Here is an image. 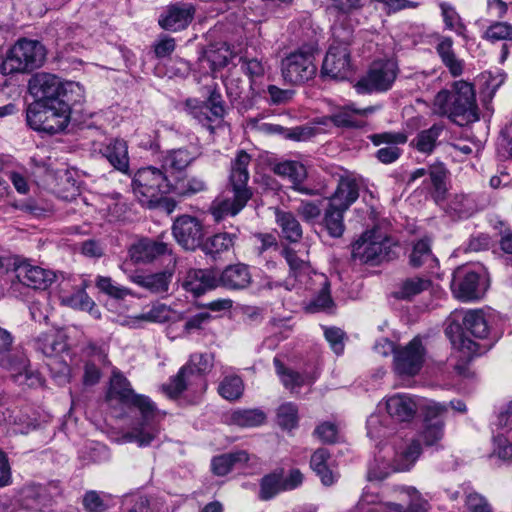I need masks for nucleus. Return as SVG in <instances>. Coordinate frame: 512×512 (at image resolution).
Returning a JSON list of instances; mask_svg holds the SVG:
<instances>
[{"label":"nucleus","mask_w":512,"mask_h":512,"mask_svg":"<svg viewBox=\"0 0 512 512\" xmlns=\"http://www.w3.org/2000/svg\"><path fill=\"white\" fill-rule=\"evenodd\" d=\"M249 460V454L244 450H240L214 457L211 465L216 475L224 476L231 471L235 464L247 463Z\"/></svg>","instance_id":"nucleus-38"},{"label":"nucleus","mask_w":512,"mask_h":512,"mask_svg":"<svg viewBox=\"0 0 512 512\" xmlns=\"http://www.w3.org/2000/svg\"><path fill=\"white\" fill-rule=\"evenodd\" d=\"M452 91H439L433 101V111L440 116H447L453 120L452 116Z\"/></svg>","instance_id":"nucleus-59"},{"label":"nucleus","mask_w":512,"mask_h":512,"mask_svg":"<svg viewBox=\"0 0 512 512\" xmlns=\"http://www.w3.org/2000/svg\"><path fill=\"white\" fill-rule=\"evenodd\" d=\"M444 436V423L436 421L427 423L422 431L421 437L426 446H438Z\"/></svg>","instance_id":"nucleus-61"},{"label":"nucleus","mask_w":512,"mask_h":512,"mask_svg":"<svg viewBox=\"0 0 512 512\" xmlns=\"http://www.w3.org/2000/svg\"><path fill=\"white\" fill-rule=\"evenodd\" d=\"M80 87L74 82H63L59 77L49 73H38L29 81V91L34 102L58 105L62 101L71 107L74 101L73 94Z\"/></svg>","instance_id":"nucleus-5"},{"label":"nucleus","mask_w":512,"mask_h":512,"mask_svg":"<svg viewBox=\"0 0 512 512\" xmlns=\"http://www.w3.org/2000/svg\"><path fill=\"white\" fill-rule=\"evenodd\" d=\"M250 162V155L243 150L239 151L232 161L230 182L233 190H250L247 187L249 180L248 166Z\"/></svg>","instance_id":"nucleus-34"},{"label":"nucleus","mask_w":512,"mask_h":512,"mask_svg":"<svg viewBox=\"0 0 512 512\" xmlns=\"http://www.w3.org/2000/svg\"><path fill=\"white\" fill-rule=\"evenodd\" d=\"M452 345L458 350L461 361L454 366L455 372L459 376L468 377V363L474 355L479 353V344L475 341L459 335L457 339H452Z\"/></svg>","instance_id":"nucleus-33"},{"label":"nucleus","mask_w":512,"mask_h":512,"mask_svg":"<svg viewBox=\"0 0 512 512\" xmlns=\"http://www.w3.org/2000/svg\"><path fill=\"white\" fill-rule=\"evenodd\" d=\"M51 503V496L41 485H29L22 490L21 505L29 512H42Z\"/></svg>","instance_id":"nucleus-29"},{"label":"nucleus","mask_w":512,"mask_h":512,"mask_svg":"<svg viewBox=\"0 0 512 512\" xmlns=\"http://www.w3.org/2000/svg\"><path fill=\"white\" fill-rule=\"evenodd\" d=\"M275 220L285 239L290 242H297L302 238L301 225L292 212L276 208Z\"/></svg>","instance_id":"nucleus-36"},{"label":"nucleus","mask_w":512,"mask_h":512,"mask_svg":"<svg viewBox=\"0 0 512 512\" xmlns=\"http://www.w3.org/2000/svg\"><path fill=\"white\" fill-rule=\"evenodd\" d=\"M244 390L242 379L236 375L224 377L218 387L219 394L226 400L234 401L239 399Z\"/></svg>","instance_id":"nucleus-46"},{"label":"nucleus","mask_w":512,"mask_h":512,"mask_svg":"<svg viewBox=\"0 0 512 512\" xmlns=\"http://www.w3.org/2000/svg\"><path fill=\"white\" fill-rule=\"evenodd\" d=\"M281 76L285 84L298 86L313 79L317 68L314 55L309 49H297L290 52L280 63Z\"/></svg>","instance_id":"nucleus-9"},{"label":"nucleus","mask_w":512,"mask_h":512,"mask_svg":"<svg viewBox=\"0 0 512 512\" xmlns=\"http://www.w3.org/2000/svg\"><path fill=\"white\" fill-rule=\"evenodd\" d=\"M389 415L397 421H410L416 414L418 404L407 394H395L386 400Z\"/></svg>","instance_id":"nucleus-27"},{"label":"nucleus","mask_w":512,"mask_h":512,"mask_svg":"<svg viewBox=\"0 0 512 512\" xmlns=\"http://www.w3.org/2000/svg\"><path fill=\"white\" fill-rule=\"evenodd\" d=\"M425 350L419 337L412 339L406 346L397 349L394 355V369L400 376H414L421 370Z\"/></svg>","instance_id":"nucleus-14"},{"label":"nucleus","mask_w":512,"mask_h":512,"mask_svg":"<svg viewBox=\"0 0 512 512\" xmlns=\"http://www.w3.org/2000/svg\"><path fill=\"white\" fill-rule=\"evenodd\" d=\"M196 8L192 3L177 2L167 6L159 19V25L170 31H180L189 26L194 19Z\"/></svg>","instance_id":"nucleus-18"},{"label":"nucleus","mask_w":512,"mask_h":512,"mask_svg":"<svg viewBox=\"0 0 512 512\" xmlns=\"http://www.w3.org/2000/svg\"><path fill=\"white\" fill-rule=\"evenodd\" d=\"M212 366L213 356L211 354L195 353L170 379L169 383L163 385L162 389L170 398L178 397L193 385L199 382L204 383L203 375L210 371Z\"/></svg>","instance_id":"nucleus-7"},{"label":"nucleus","mask_w":512,"mask_h":512,"mask_svg":"<svg viewBox=\"0 0 512 512\" xmlns=\"http://www.w3.org/2000/svg\"><path fill=\"white\" fill-rule=\"evenodd\" d=\"M452 116L453 121L457 122V117H462L465 121L475 120L477 118V105L473 85L466 81H456L452 90Z\"/></svg>","instance_id":"nucleus-15"},{"label":"nucleus","mask_w":512,"mask_h":512,"mask_svg":"<svg viewBox=\"0 0 512 512\" xmlns=\"http://www.w3.org/2000/svg\"><path fill=\"white\" fill-rule=\"evenodd\" d=\"M451 291L461 301H472L481 298L485 288H482L479 273L469 266H460L453 272Z\"/></svg>","instance_id":"nucleus-13"},{"label":"nucleus","mask_w":512,"mask_h":512,"mask_svg":"<svg viewBox=\"0 0 512 512\" xmlns=\"http://www.w3.org/2000/svg\"><path fill=\"white\" fill-rule=\"evenodd\" d=\"M449 321L446 334L451 340L457 339L459 335L465 337L462 330L480 339L485 338L489 332L487 319L482 309L455 310L450 314Z\"/></svg>","instance_id":"nucleus-11"},{"label":"nucleus","mask_w":512,"mask_h":512,"mask_svg":"<svg viewBox=\"0 0 512 512\" xmlns=\"http://www.w3.org/2000/svg\"><path fill=\"white\" fill-rule=\"evenodd\" d=\"M346 210L329 201V205L324 213L323 223L330 236H342L345 229L343 216Z\"/></svg>","instance_id":"nucleus-39"},{"label":"nucleus","mask_w":512,"mask_h":512,"mask_svg":"<svg viewBox=\"0 0 512 512\" xmlns=\"http://www.w3.org/2000/svg\"><path fill=\"white\" fill-rule=\"evenodd\" d=\"M429 261H435L431 252L430 243L427 239H421L413 246L410 254V264L413 267H420Z\"/></svg>","instance_id":"nucleus-50"},{"label":"nucleus","mask_w":512,"mask_h":512,"mask_svg":"<svg viewBox=\"0 0 512 512\" xmlns=\"http://www.w3.org/2000/svg\"><path fill=\"white\" fill-rule=\"evenodd\" d=\"M170 186V194L183 198H190L208 190L206 180L197 175L184 174L177 176L171 180Z\"/></svg>","instance_id":"nucleus-26"},{"label":"nucleus","mask_w":512,"mask_h":512,"mask_svg":"<svg viewBox=\"0 0 512 512\" xmlns=\"http://www.w3.org/2000/svg\"><path fill=\"white\" fill-rule=\"evenodd\" d=\"M170 253L169 245L162 241L161 238L158 240L142 238L133 243L128 250L129 257L133 262L144 264Z\"/></svg>","instance_id":"nucleus-19"},{"label":"nucleus","mask_w":512,"mask_h":512,"mask_svg":"<svg viewBox=\"0 0 512 512\" xmlns=\"http://www.w3.org/2000/svg\"><path fill=\"white\" fill-rule=\"evenodd\" d=\"M265 420V413L259 409L239 410L232 415V421L241 427L260 426Z\"/></svg>","instance_id":"nucleus-48"},{"label":"nucleus","mask_w":512,"mask_h":512,"mask_svg":"<svg viewBox=\"0 0 512 512\" xmlns=\"http://www.w3.org/2000/svg\"><path fill=\"white\" fill-rule=\"evenodd\" d=\"M95 284L101 292L115 299H123L130 294L129 289L114 284L110 277L98 276Z\"/></svg>","instance_id":"nucleus-57"},{"label":"nucleus","mask_w":512,"mask_h":512,"mask_svg":"<svg viewBox=\"0 0 512 512\" xmlns=\"http://www.w3.org/2000/svg\"><path fill=\"white\" fill-rule=\"evenodd\" d=\"M283 256L290 267V274L295 280L301 281V277L309 273L310 267L308 262L299 258L292 249H284Z\"/></svg>","instance_id":"nucleus-54"},{"label":"nucleus","mask_w":512,"mask_h":512,"mask_svg":"<svg viewBox=\"0 0 512 512\" xmlns=\"http://www.w3.org/2000/svg\"><path fill=\"white\" fill-rule=\"evenodd\" d=\"M172 231L176 241L187 250H194L202 244L203 225L196 217L190 215L178 217Z\"/></svg>","instance_id":"nucleus-16"},{"label":"nucleus","mask_w":512,"mask_h":512,"mask_svg":"<svg viewBox=\"0 0 512 512\" xmlns=\"http://www.w3.org/2000/svg\"><path fill=\"white\" fill-rule=\"evenodd\" d=\"M389 238L377 230L366 231L352 245V257L362 263L379 264L390 259Z\"/></svg>","instance_id":"nucleus-10"},{"label":"nucleus","mask_w":512,"mask_h":512,"mask_svg":"<svg viewBox=\"0 0 512 512\" xmlns=\"http://www.w3.org/2000/svg\"><path fill=\"white\" fill-rule=\"evenodd\" d=\"M53 377L59 384H65L70 379V368L69 366L58 358H53L47 363Z\"/></svg>","instance_id":"nucleus-63"},{"label":"nucleus","mask_w":512,"mask_h":512,"mask_svg":"<svg viewBox=\"0 0 512 512\" xmlns=\"http://www.w3.org/2000/svg\"><path fill=\"white\" fill-rule=\"evenodd\" d=\"M329 459V452L326 449L321 448L312 454L310 461L311 468L320 477L324 485H331L335 481V475L328 464Z\"/></svg>","instance_id":"nucleus-40"},{"label":"nucleus","mask_w":512,"mask_h":512,"mask_svg":"<svg viewBox=\"0 0 512 512\" xmlns=\"http://www.w3.org/2000/svg\"><path fill=\"white\" fill-rule=\"evenodd\" d=\"M483 38L492 43L512 41V24L508 22H494L486 29Z\"/></svg>","instance_id":"nucleus-52"},{"label":"nucleus","mask_w":512,"mask_h":512,"mask_svg":"<svg viewBox=\"0 0 512 512\" xmlns=\"http://www.w3.org/2000/svg\"><path fill=\"white\" fill-rule=\"evenodd\" d=\"M398 73L396 61L376 60L370 65L367 73L355 83L354 88L359 94L386 92L392 88Z\"/></svg>","instance_id":"nucleus-8"},{"label":"nucleus","mask_w":512,"mask_h":512,"mask_svg":"<svg viewBox=\"0 0 512 512\" xmlns=\"http://www.w3.org/2000/svg\"><path fill=\"white\" fill-rule=\"evenodd\" d=\"M359 197V184L350 176L341 177L330 202L348 209Z\"/></svg>","instance_id":"nucleus-32"},{"label":"nucleus","mask_w":512,"mask_h":512,"mask_svg":"<svg viewBox=\"0 0 512 512\" xmlns=\"http://www.w3.org/2000/svg\"><path fill=\"white\" fill-rule=\"evenodd\" d=\"M41 350L49 360L58 358V356L66 350V343L61 336L46 335L41 343Z\"/></svg>","instance_id":"nucleus-55"},{"label":"nucleus","mask_w":512,"mask_h":512,"mask_svg":"<svg viewBox=\"0 0 512 512\" xmlns=\"http://www.w3.org/2000/svg\"><path fill=\"white\" fill-rule=\"evenodd\" d=\"M107 397L117 399L122 403L136 407L142 416L139 427L127 433L128 441L136 442L139 446H147L159 435V429L154 423L159 411L147 396L136 394L130 382L120 372H113Z\"/></svg>","instance_id":"nucleus-1"},{"label":"nucleus","mask_w":512,"mask_h":512,"mask_svg":"<svg viewBox=\"0 0 512 512\" xmlns=\"http://www.w3.org/2000/svg\"><path fill=\"white\" fill-rule=\"evenodd\" d=\"M380 106H368L358 109L354 104L344 106L330 116L331 121L337 127L361 128L365 125V121L358 117H367L375 113Z\"/></svg>","instance_id":"nucleus-22"},{"label":"nucleus","mask_w":512,"mask_h":512,"mask_svg":"<svg viewBox=\"0 0 512 512\" xmlns=\"http://www.w3.org/2000/svg\"><path fill=\"white\" fill-rule=\"evenodd\" d=\"M440 8L442 11L445 27L448 30L455 31L458 35H463L466 28L456 10L446 3H442Z\"/></svg>","instance_id":"nucleus-56"},{"label":"nucleus","mask_w":512,"mask_h":512,"mask_svg":"<svg viewBox=\"0 0 512 512\" xmlns=\"http://www.w3.org/2000/svg\"><path fill=\"white\" fill-rule=\"evenodd\" d=\"M45 59L46 49L41 42L21 38L7 51L1 71L5 75L29 73L40 68Z\"/></svg>","instance_id":"nucleus-4"},{"label":"nucleus","mask_w":512,"mask_h":512,"mask_svg":"<svg viewBox=\"0 0 512 512\" xmlns=\"http://www.w3.org/2000/svg\"><path fill=\"white\" fill-rule=\"evenodd\" d=\"M298 409L293 403L282 404L277 411L278 423L285 429H292L297 425Z\"/></svg>","instance_id":"nucleus-58"},{"label":"nucleus","mask_w":512,"mask_h":512,"mask_svg":"<svg viewBox=\"0 0 512 512\" xmlns=\"http://www.w3.org/2000/svg\"><path fill=\"white\" fill-rule=\"evenodd\" d=\"M368 138L375 146H380L382 144H387V146H398L405 144L408 140V137L404 132H382L372 134Z\"/></svg>","instance_id":"nucleus-60"},{"label":"nucleus","mask_w":512,"mask_h":512,"mask_svg":"<svg viewBox=\"0 0 512 512\" xmlns=\"http://www.w3.org/2000/svg\"><path fill=\"white\" fill-rule=\"evenodd\" d=\"M233 193L232 198L216 199L212 203L210 210L216 221L238 214L252 196L250 190H233Z\"/></svg>","instance_id":"nucleus-20"},{"label":"nucleus","mask_w":512,"mask_h":512,"mask_svg":"<svg viewBox=\"0 0 512 512\" xmlns=\"http://www.w3.org/2000/svg\"><path fill=\"white\" fill-rule=\"evenodd\" d=\"M334 41L323 60L321 72L336 80L348 79L353 74L349 45L353 40V27L333 25Z\"/></svg>","instance_id":"nucleus-2"},{"label":"nucleus","mask_w":512,"mask_h":512,"mask_svg":"<svg viewBox=\"0 0 512 512\" xmlns=\"http://www.w3.org/2000/svg\"><path fill=\"white\" fill-rule=\"evenodd\" d=\"M431 286V281L425 277H411L405 279L399 289L395 292V297L403 300L411 299L412 297L428 290Z\"/></svg>","instance_id":"nucleus-42"},{"label":"nucleus","mask_w":512,"mask_h":512,"mask_svg":"<svg viewBox=\"0 0 512 512\" xmlns=\"http://www.w3.org/2000/svg\"><path fill=\"white\" fill-rule=\"evenodd\" d=\"M201 155L200 148L195 144L171 149L165 152L162 158V167L165 169L182 171L186 169Z\"/></svg>","instance_id":"nucleus-21"},{"label":"nucleus","mask_w":512,"mask_h":512,"mask_svg":"<svg viewBox=\"0 0 512 512\" xmlns=\"http://www.w3.org/2000/svg\"><path fill=\"white\" fill-rule=\"evenodd\" d=\"M273 171L279 176L288 178L295 185H300L307 175L305 166L298 161L292 160L275 164Z\"/></svg>","instance_id":"nucleus-41"},{"label":"nucleus","mask_w":512,"mask_h":512,"mask_svg":"<svg viewBox=\"0 0 512 512\" xmlns=\"http://www.w3.org/2000/svg\"><path fill=\"white\" fill-rule=\"evenodd\" d=\"M234 238L235 235L226 232L215 234L203 244V251L210 255H217L228 251L234 245Z\"/></svg>","instance_id":"nucleus-45"},{"label":"nucleus","mask_w":512,"mask_h":512,"mask_svg":"<svg viewBox=\"0 0 512 512\" xmlns=\"http://www.w3.org/2000/svg\"><path fill=\"white\" fill-rule=\"evenodd\" d=\"M421 453L420 444L417 441L403 443L395 450L393 458V471L408 470Z\"/></svg>","instance_id":"nucleus-37"},{"label":"nucleus","mask_w":512,"mask_h":512,"mask_svg":"<svg viewBox=\"0 0 512 512\" xmlns=\"http://www.w3.org/2000/svg\"><path fill=\"white\" fill-rule=\"evenodd\" d=\"M100 154L116 170L126 173L129 169V155L127 143L122 139H111L99 149Z\"/></svg>","instance_id":"nucleus-24"},{"label":"nucleus","mask_w":512,"mask_h":512,"mask_svg":"<svg viewBox=\"0 0 512 512\" xmlns=\"http://www.w3.org/2000/svg\"><path fill=\"white\" fill-rule=\"evenodd\" d=\"M490 201L487 197L476 194H456L450 202V209L460 218H468L485 209Z\"/></svg>","instance_id":"nucleus-28"},{"label":"nucleus","mask_w":512,"mask_h":512,"mask_svg":"<svg viewBox=\"0 0 512 512\" xmlns=\"http://www.w3.org/2000/svg\"><path fill=\"white\" fill-rule=\"evenodd\" d=\"M448 171L441 163L433 164L428 169L430 183L433 188V198L442 200L447 192L446 180Z\"/></svg>","instance_id":"nucleus-44"},{"label":"nucleus","mask_w":512,"mask_h":512,"mask_svg":"<svg viewBox=\"0 0 512 512\" xmlns=\"http://www.w3.org/2000/svg\"><path fill=\"white\" fill-rule=\"evenodd\" d=\"M219 281L229 289H245L251 284L252 275L247 265L238 263L226 267Z\"/></svg>","instance_id":"nucleus-30"},{"label":"nucleus","mask_w":512,"mask_h":512,"mask_svg":"<svg viewBox=\"0 0 512 512\" xmlns=\"http://www.w3.org/2000/svg\"><path fill=\"white\" fill-rule=\"evenodd\" d=\"M14 343V336L7 329L0 327V366L13 372L16 380L29 386L41 384L40 375L28 369V361L21 357L14 363L10 355Z\"/></svg>","instance_id":"nucleus-12"},{"label":"nucleus","mask_w":512,"mask_h":512,"mask_svg":"<svg viewBox=\"0 0 512 512\" xmlns=\"http://www.w3.org/2000/svg\"><path fill=\"white\" fill-rule=\"evenodd\" d=\"M183 288L194 296H200L218 285L215 273L207 269H191L183 281Z\"/></svg>","instance_id":"nucleus-23"},{"label":"nucleus","mask_w":512,"mask_h":512,"mask_svg":"<svg viewBox=\"0 0 512 512\" xmlns=\"http://www.w3.org/2000/svg\"><path fill=\"white\" fill-rule=\"evenodd\" d=\"M493 455L502 460H512V444L509 438L502 433L494 437Z\"/></svg>","instance_id":"nucleus-64"},{"label":"nucleus","mask_w":512,"mask_h":512,"mask_svg":"<svg viewBox=\"0 0 512 512\" xmlns=\"http://www.w3.org/2000/svg\"><path fill=\"white\" fill-rule=\"evenodd\" d=\"M171 180L159 168L148 166L140 168L133 177L132 189L142 206L157 208L163 196L170 194Z\"/></svg>","instance_id":"nucleus-3"},{"label":"nucleus","mask_w":512,"mask_h":512,"mask_svg":"<svg viewBox=\"0 0 512 512\" xmlns=\"http://www.w3.org/2000/svg\"><path fill=\"white\" fill-rule=\"evenodd\" d=\"M209 109L212 115L216 118H222L225 114V108L222 101L221 93L215 89V88H209V97L207 99V104L205 106H201L198 108H194V111L192 112L193 115L199 119V121H202L200 115L198 114L197 110L202 109Z\"/></svg>","instance_id":"nucleus-53"},{"label":"nucleus","mask_w":512,"mask_h":512,"mask_svg":"<svg viewBox=\"0 0 512 512\" xmlns=\"http://www.w3.org/2000/svg\"><path fill=\"white\" fill-rule=\"evenodd\" d=\"M274 366L282 384L287 389L293 391L294 389L299 388L306 383V379L303 375L294 370L286 368L278 358L274 359Z\"/></svg>","instance_id":"nucleus-47"},{"label":"nucleus","mask_w":512,"mask_h":512,"mask_svg":"<svg viewBox=\"0 0 512 512\" xmlns=\"http://www.w3.org/2000/svg\"><path fill=\"white\" fill-rule=\"evenodd\" d=\"M13 267L18 281L29 288L45 290L56 279L53 271L32 265L27 261H15Z\"/></svg>","instance_id":"nucleus-17"},{"label":"nucleus","mask_w":512,"mask_h":512,"mask_svg":"<svg viewBox=\"0 0 512 512\" xmlns=\"http://www.w3.org/2000/svg\"><path fill=\"white\" fill-rule=\"evenodd\" d=\"M173 311L172 309L160 302H155L151 305L149 310L144 311L138 315L130 316L125 320L124 325L132 329L142 328L143 322L149 323H165L171 320Z\"/></svg>","instance_id":"nucleus-25"},{"label":"nucleus","mask_w":512,"mask_h":512,"mask_svg":"<svg viewBox=\"0 0 512 512\" xmlns=\"http://www.w3.org/2000/svg\"><path fill=\"white\" fill-rule=\"evenodd\" d=\"M331 8L337 12V19L334 25H342L343 27H349L345 22L348 20V16L362 7V0H329Z\"/></svg>","instance_id":"nucleus-49"},{"label":"nucleus","mask_w":512,"mask_h":512,"mask_svg":"<svg viewBox=\"0 0 512 512\" xmlns=\"http://www.w3.org/2000/svg\"><path fill=\"white\" fill-rule=\"evenodd\" d=\"M281 491H285L281 475L274 473L262 478L259 493L260 499L269 500Z\"/></svg>","instance_id":"nucleus-51"},{"label":"nucleus","mask_w":512,"mask_h":512,"mask_svg":"<svg viewBox=\"0 0 512 512\" xmlns=\"http://www.w3.org/2000/svg\"><path fill=\"white\" fill-rule=\"evenodd\" d=\"M172 276L173 272L166 270L154 274H135L130 276V280L151 293L158 294L168 291Z\"/></svg>","instance_id":"nucleus-31"},{"label":"nucleus","mask_w":512,"mask_h":512,"mask_svg":"<svg viewBox=\"0 0 512 512\" xmlns=\"http://www.w3.org/2000/svg\"><path fill=\"white\" fill-rule=\"evenodd\" d=\"M268 102L272 105L286 104L292 100L294 91L291 89H282L276 85H268L267 90Z\"/></svg>","instance_id":"nucleus-62"},{"label":"nucleus","mask_w":512,"mask_h":512,"mask_svg":"<svg viewBox=\"0 0 512 512\" xmlns=\"http://www.w3.org/2000/svg\"><path fill=\"white\" fill-rule=\"evenodd\" d=\"M444 126L433 124L430 128L420 131L410 142V146L423 154H431L437 146L438 138L442 134Z\"/></svg>","instance_id":"nucleus-35"},{"label":"nucleus","mask_w":512,"mask_h":512,"mask_svg":"<svg viewBox=\"0 0 512 512\" xmlns=\"http://www.w3.org/2000/svg\"><path fill=\"white\" fill-rule=\"evenodd\" d=\"M71 107L63 101L58 105L32 102L26 109L28 125L35 131L55 134L63 131L69 121Z\"/></svg>","instance_id":"nucleus-6"},{"label":"nucleus","mask_w":512,"mask_h":512,"mask_svg":"<svg viewBox=\"0 0 512 512\" xmlns=\"http://www.w3.org/2000/svg\"><path fill=\"white\" fill-rule=\"evenodd\" d=\"M408 498L407 505L404 507L401 504L389 505L391 512H429L430 504L424 499L421 494L414 488H408L406 491Z\"/></svg>","instance_id":"nucleus-43"}]
</instances>
